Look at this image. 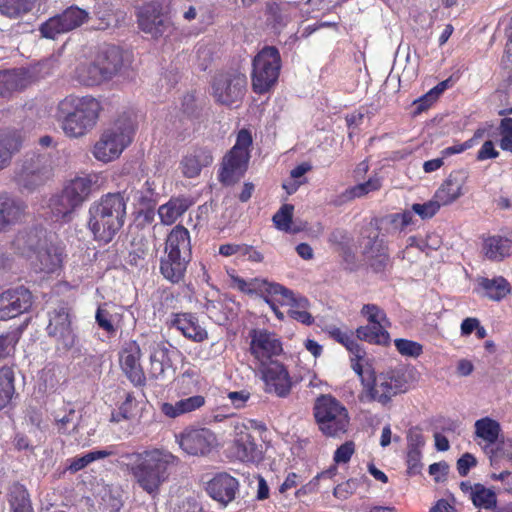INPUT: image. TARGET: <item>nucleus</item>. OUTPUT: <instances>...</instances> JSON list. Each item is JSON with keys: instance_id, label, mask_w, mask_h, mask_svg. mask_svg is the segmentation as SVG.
Instances as JSON below:
<instances>
[{"instance_id": "nucleus-1", "label": "nucleus", "mask_w": 512, "mask_h": 512, "mask_svg": "<svg viewBox=\"0 0 512 512\" xmlns=\"http://www.w3.org/2000/svg\"><path fill=\"white\" fill-rule=\"evenodd\" d=\"M178 462L177 456L163 448L126 452L118 459L119 466L128 472L134 483L152 497L159 494Z\"/></svg>"}, {"instance_id": "nucleus-2", "label": "nucleus", "mask_w": 512, "mask_h": 512, "mask_svg": "<svg viewBox=\"0 0 512 512\" xmlns=\"http://www.w3.org/2000/svg\"><path fill=\"white\" fill-rule=\"evenodd\" d=\"M126 200L119 193H107L91 203L88 209L87 227L99 244H108L125 223Z\"/></svg>"}, {"instance_id": "nucleus-3", "label": "nucleus", "mask_w": 512, "mask_h": 512, "mask_svg": "<svg viewBox=\"0 0 512 512\" xmlns=\"http://www.w3.org/2000/svg\"><path fill=\"white\" fill-rule=\"evenodd\" d=\"M100 111L101 104L96 98L69 95L59 102L57 116L64 134L79 138L93 129Z\"/></svg>"}, {"instance_id": "nucleus-4", "label": "nucleus", "mask_w": 512, "mask_h": 512, "mask_svg": "<svg viewBox=\"0 0 512 512\" xmlns=\"http://www.w3.org/2000/svg\"><path fill=\"white\" fill-rule=\"evenodd\" d=\"M313 414L319 430L327 437L347 432L350 417L346 407L334 396L322 394L314 402Z\"/></svg>"}, {"instance_id": "nucleus-5", "label": "nucleus", "mask_w": 512, "mask_h": 512, "mask_svg": "<svg viewBox=\"0 0 512 512\" xmlns=\"http://www.w3.org/2000/svg\"><path fill=\"white\" fill-rule=\"evenodd\" d=\"M133 128L127 119H118L106 129L93 149L94 157L102 162L118 158L132 141Z\"/></svg>"}, {"instance_id": "nucleus-6", "label": "nucleus", "mask_w": 512, "mask_h": 512, "mask_svg": "<svg viewBox=\"0 0 512 512\" xmlns=\"http://www.w3.org/2000/svg\"><path fill=\"white\" fill-rule=\"evenodd\" d=\"M252 88L255 93L264 94L276 83L281 69V57L274 46L261 49L252 62Z\"/></svg>"}, {"instance_id": "nucleus-7", "label": "nucleus", "mask_w": 512, "mask_h": 512, "mask_svg": "<svg viewBox=\"0 0 512 512\" xmlns=\"http://www.w3.org/2000/svg\"><path fill=\"white\" fill-rule=\"evenodd\" d=\"M252 144V137L248 130L239 131L235 145L225 155L219 180L222 184L229 186L238 182L245 174L250 159L249 147Z\"/></svg>"}, {"instance_id": "nucleus-8", "label": "nucleus", "mask_w": 512, "mask_h": 512, "mask_svg": "<svg viewBox=\"0 0 512 512\" xmlns=\"http://www.w3.org/2000/svg\"><path fill=\"white\" fill-rule=\"evenodd\" d=\"M247 77L237 71L216 74L211 82L212 96L221 105H238L246 93Z\"/></svg>"}, {"instance_id": "nucleus-9", "label": "nucleus", "mask_w": 512, "mask_h": 512, "mask_svg": "<svg viewBox=\"0 0 512 512\" xmlns=\"http://www.w3.org/2000/svg\"><path fill=\"white\" fill-rule=\"evenodd\" d=\"M52 176V159L47 153L27 154L16 174L20 187L32 191L43 185Z\"/></svg>"}, {"instance_id": "nucleus-10", "label": "nucleus", "mask_w": 512, "mask_h": 512, "mask_svg": "<svg viewBox=\"0 0 512 512\" xmlns=\"http://www.w3.org/2000/svg\"><path fill=\"white\" fill-rule=\"evenodd\" d=\"M249 338V352L254 358L256 368L278 362L274 358L283 352V347L276 333L257 328L249 331Z\"/></svg>"}, {"instance_id": "nucleus-11", "label": "nucleus", "mask_w": 512, "mask_h": 512, "mask_svg": "<svg viewBox=\"0 0 512 512\" xmlns=\"http://www.w3.org/2000/svg\"><path fill=\"white\" fill-rule=\"evenodd\" d=\"M136 16L139 29L153 39L168 37L173 31L170 17L162 11V5L158 2L142 5Z\"/></svg>"}, {"instance_id": "nucleus-12", "label": "nucleus", "mask_w": 512, "mask_h": 512, "mask_svg": "<svg viewBox=\"0 0 512 512\" xmlns=\"http://www.w3.org/2000/svg\"><path fill=\"white\" fill-rule=\"evenodd\" d=\"M90 18L88 11L78 6H70L62 13L57 14L41 24L39 31L41 35L48 39H55L59 34L70 32Z\"/></svg>"}, {"instance_id": "nucleus-13", "label": "nucleus", "mask_w": 512, "mask_h": 512, "mask_svg": "<svg viewBox=\"0 0 512 512\" xmlns=\"http://www.w3.org/2000/svg\"><path fill=\"white\" fill-rule=\"evenodd\" d=\"M250 428L266 430L263 423L249 420L248 423L237 422L234 425V448L237 458L242 462L255 463L262 459V450L249 432Z\"/></svg>"}, {"instance_id": "nucleus-14", "label": "nucleus", "mask_w": 512, "mask_h": 512, "mask_svg": "<svg viewBox=\"0 0 512 512\" xmlns=\"http://www.w3.org/2000/svg\"><path fill=\"white\" fill-rule=\"evenodd\" d=\"M176 442L188 455L205 456L215 447L217 438L208 428H193L176 435Z\"/></svg>"}, {"instance_id": "nucleus-15", "label": "nucleus", "mask_w": 512, "mask_h": 512, "mask_svg": "<svg viewBox=\"0 0 512 512\" xmlns=\"http://www.w3.org/2000/svg\"><path fill=\"white\" fill-rule=\"evenodd\" d=\"M370 383L365 387V391L370 400L378 401L385 405L391 398L404 391L405 381L394 372L381 373L372 376Z\"/></svg>"}, {"instance_id": "nucleus-16", "label": "nucleus", "mask_w": 512, "mask_h": 512, "mask_svg": "<svg viewBox=\"0 0 512 512\" xmlns=\"http://www.w3.org/2000/svg\"><path fill=\"white\" fill-rule=\"evenodd\" d=\"M265 384V392L280 398H286L292 389V380L288 370L281 362H275L257 368Z\"/></svg>"}, {"instance_id": "nucleus-17", "label": "nucleus", "mask_w": 512, "mask_h": 512, "mask_svg": "<svg viewBox=\"0 0 512 512\" xmlns=\"http://www.w3.org/2000/svg\"><path fill=\"white\" fill-rule=\"evenodd\" d=\"M47 333L56 338L63 349L68 350L75 345L76 335L71 326V316L67 307L61 306L49 313Z\"/></svg>"}, {"instance_id": "nucleus-18", "label": "nucleus", "mask_w": 512, "mask_h": 512, "mask_svg": "<svg viewBox=\"0 0 512 512\" xmlns=\"http://www.w3.org/2000/svg\"><path fill=\"white\" fill-rule=\"evenodd\" d=\"M31 305L32 294L27 288L20 286L4 291L0 295V320L15 318L28 311Z\"/></svg>"}, {"instance_id": "nucleus-19", "label": "nucleus", "mask_w": 512, "mask_h": 512, "mask_svg": "<svg viewBox=\"0 0 512 512\" xmlns=\"http://www.w3.org/2000/svg\"><path fill=\"white\" fill-rule=\"evenodd\" d=\"M48 242L47 231L40 226L27 227L19 230L11 241L15 253L32 258L33 254Z\"/></svg>"}, {"instance_id": "nucleus-20", "label": "nucleus", "mask_w": 512, "mask_h": 512, "mask_svg": "<svg viewBox=\"0 0 512 512\" xmlns=\"http://www.w3.org/2000/svg\"><path fill=\"white\" fill-rule=\"evenodd\" d=\"M27 205L18 197L0 193V234L21 223L26 216Z\"/></svg>"}, {"instance_id": "nucleus-21", "label": "nucleus", "mask_w": 512, "mask_h": 512, "mask_svg": "<svg viewBox=\"0 0 512 512\" xmlns=\"http://www.w3.org/2000/svg\"><path fill=\"white\" fill-rule=\"evenodd\" d=\"M101 186L98 174H84L71 179L63 191L70 201L77 207L81 206Z\"/></svg>"}, {"instance_id": "nucleus-22", "label": "nucleus", "mask_w": 512, "mask_h": 512, "mask_svg": "<svg viewBox=\"0 0 512 512\" xmlns=\"http://www.w3.org/2000/svg\"><path fill=\"white\" fill-rule=\"evenodd\" d=\"M141 350L137 342L131 341L120 352V365L127 378L135 386H143L146 377L140 364Z\"/></svg>"}, {"instance_id": "nucleus-23", "label": "nucleus", "mask_w": 512, "mask_h": 512, "mask_svg": "<svg viewBox=\"0 0 512 512\" xmlns=\"http://www.w3.org/2000/svg\"><path fill=\"white\" fill-rule=\"evenodd\" d=\"M170 328H175L187 339L194 342H203L208 338V333L203 328L198 318L192 313H175L167 321Z\"/></svg>"}, {"instance_id": "nucleus-24", "label": "nucleus", "mask_w": 512, "mask_h": 512, "mask_svg": "<svg viewBox=\"0 0 512 512\" xmlns=\"http://www.w3.org/2000/svg\"><path fill=\"white\" fill-rule=\"evenodd\" d=\"M213 159L212 151L208 147H194L182 157L181 172L187 178H195L204 167L212 164Z\"/></svg>"}, {"instance_id": "nucleus-25", "label": "nucleus", "mask_w": 512, "mask_h": 512, "mask_svg": "<svg viewBox=\"0 0 512 512\" xmlns=\"http://www.w3.org/2000/svg\"><path fill=\"white\" fill-rule=\"evenodd\" d=\"M238 481L227 473L217 474L206 487L207 493L216 501L226 506L234 500Z\"/></svg>"}, {"instance_id": "nucleus-26", "label": "nucleus", "mask_w": 512, "mask_h": 512, "mask_svg": "<svg viewBox=\"0 0 512 512\" xmlns=\"http://www.w3.org/2000/svg\"><path fill=\"white\" fill-rule=\"evenodd\" d=\"M93 15L97 24L96 30H108L116 28L125 19V13L116 10L111 0H98L93 7Z\"/></svg>"}, {"instance_id": "nucleus-27", "label": "nucleus", "mask_w": 512, "mask_h": 512, "mask_svg": "<svg viewBox=\"0 0 512 512\" xmlns=\"http://www.w3.org/2000/svg\"><path fill=\"white\" fill-rule=\"evenodd\" d=\"M467 176L463 171H453L436 190L434 196L442 206L449 205L461 197Z\"/></svg>"}, {"instance_id": "nucleus-28", "label": "nucleus", "mask_w": 512, "mask_h": 512, "mask_svg": "<svg viewBox=\"0 0 512 512\" xmlns=\"http://www.w3.org/2000/svg\"><path fill=\"white\" fill-rule=\"evenodd\" d=\"M190 261L191 258L182 255L165 253L160 259V273L171 283H179L184 279Z\"/></svg>"}, {"instance_id": "nucleus-29", "label": "nucleus", "mask_w": 512, "mask_h": 512, "mask_svg": "<svg viewBox=\"0 0 512 512\" xmlns=\"http://www.w3.org/2000/svg\"><path fill=\"white\" fill-rule=\"evenodd\" d=\"M33 256L35 259L32 264L39 272L53 273L62 263V250L49 242H46L44 247L36 251Z\"/></svg>"}, {"instance_id": "nucleus-30", "label": "nucleus", "mask_w": 512, "mask_h": 512, "mask_svg": "<svg viewBox=\"0 0 512 512\" xmlns=\"http://www.w3.org/2000/svg\"><path fill=\"white\" fill-rule=\"evenodd\" d=\"M380 229V220L376 217L361 228L358 242L362 248V255L379 252L387 247L384 240L380 238Z\"/></svg>"}, {"instance_id": "nucleus-31", "label": "nucleus", "mask_w": 512, "mask_h": 512, "mask_svg": "<svg viewBox=\"0 0 512 512\" xmlns=\"http://www.w3.org/2000/svg\"><path fill=\"white\" fill-rule=\"evenodd\" d=\"M95 60L107 81L120 73L124 64L123 52L117 46H108L101 50Z\"/></svg>"}, {"instance_id": "nucleus-32", "label": "nucleus", "mask_w": 512, "mask_h": 512, "mask_svg": "<svg viewBox=\"0 0 512 512\" xmlns=\"http://www.w3.org/2000/svg\"><path fill=\"white\" fill-rule=\"evenodd\" d=\"M165 253L182 255L192 259L190 233L184 226L177 225L168 234Z\"/></svg>"}, {"instance_id": "nucleus-33", "label": "nucleus", "mask_w": 512, "mask_h": 512, "mask_svg": "<svg viewBox=\"0 0 512 512\" xmlns=\"http://www.w3.org/2000/svg\"><path fill=\"white\" fill-rule=\"evenodd\" d=\"M28 84V73L24 69L0 71V98L9 97L13 92L24 89Z\"/></svg>"}, {"instance_id": "nucleus-34", "label": "nucleus", "mask_w": 512, "mask_h": 512, "mask_svg": "<svg viewBox=\"0 0 512 512\" xmlns=\"http://www.w3.org/2000/svg\"><path fill=\"white\" fill-rule=\"evenodd\" d=\"M205 404L202 395H194L180 399L174 403L165 402L161 405V412L169 418H177L184 414L200 409Z\"/></svg>"}, {"instance_id": "nucleus-35", "label": "nucleus", "mask_w": 512, "mask_h": 512, "mask_svg": "<svg viewBox=\"0 0 512 512\" xmlns=\"http://www.w3.org/2000/svg\"><path fill=\"white\" fill-rule=\"evenodd\" d=\"M48 212L50 218L55 222H70L73 218V212L77 208L70 199L65 195L64 191L60 194L53 195L48 201Z\"/></svg>"}, {"instance_id": "nucleus-36", "label": "nucleus", "mask_w": 512, "mask_h": 512, "mask_svg": "<svg viewBox=\"0 0 512 512\" xmlns=\"http://www.w3.org/2000/svg\"><path fill=\"white\" fill-rule=\"evenodd\" d=\"M483 249L487 258L501 261L512 255V233L508 236L494 235L484 241Z\"/></svg>"}, {"instance_id": "nucleus-37", "label": "nucleus", "mask_w": 512, "mask_h": 512, "mask_svg": "<svg viewBox=\"0 0 512 512\" xmlns=\"http://www.w3.org/2000/svg\"><path fill=\"white\" fill-rule=\"evenodd\" d=\"M22 145V137L16 130L0 132V170L9 165L13 155L19 152Z\"/></svg>"}, {"instance_id": "nucleus-38", "label": "nucleus", "mask_w": 512, "mask_h": 512, "mask_svg": "<svg viewBox=\"0 0 512 512\" xmlns=\"http://www.w3.org/2000/svg\"><path fill=\"white\" fill-rule=\"evenodd\" d=\"M74 79L81 85L92 87L107 81L96 60L80 63L74 71Z\"/></svg>"}, {"instance_id": "nucleus-39", "label": "nucleus", "mask_w": 512, "mask_h": 512, "mask_svg": "<svg viewBox=\"0 0 512 512\" xmlns=\"http://www.w3.org/2000/svg\"><path fill=\"white\" fill-rule=\"evenodd\" d=\"M191 202L186 198H171L158 209L160 220L165 225L173 224L189 208Z\"/></svg>"}, {"instance_id": "nucleus-40", "label": "nucleus", "mask_w": 512, "mask_h": 512, "mask_svg": "<svg viewBox=\"0 0 512 512\" xmlns=\"http://www.w3.org/2000/svg\"><path fill=\"white\" fill-rule=\"evenodd\" d=\"M474 427L475 436L482 439L487 445H493L498 441L501 426L496 420L490 417H484L478 419Z\"/></svg>"}, {"instance_id": "nucleus-41", "label": "nucleus", "mask_w": 512, "mask_h": 512, "mask_svg": "<svg viewBox=\"0 0 512 512\" xmlns=\"http://www.w3.org/2000/svg\"><path fill=\"white\" fill-rule=\"evenodd\" d=\"M114 455H116V451L113 446L107 447L105 449L89 451L82 456L69 459V465L67 469L71 473H76L96 460L104 459Z\"/></svg>"}, {"instance_id": "nucleus-42", "label": "nucleus", "mask_w": 512, "mask_h": 512, "mask_svg": "<svg viewBox=\"0 0 512 512\" xmlns=\"http://www.w3.org/2000/svg\"><path fill=\"white\" fill-rule=\"evenodd\" d=\"M380 188V181L378 179H369L364 183H360L351 188L346 189L335 200L332 201L333 205L341 206L355 198L362 197L371 191H376Z\"/></svg>"}, {"instance_id": "nucleus-43", "label": "nucleus", "mask_w": 512, "mask_h": 512, "mask_svg": "<svg viewBox=\"0 0 512 512\" xmlns=\"http://www.w3.org/2000/svg\"><path fill=\"white\" fill-rule=\"evenodd\" d=\"M358 340L376 345H387L390 342V335L382 325H365L356 329Z\"/></svg>"}, {"instance_id": "nucleus-44", "label": "nucleus", "mask_w": 512, "mask_h": 512, "mask_svg": "<svg viewBox=\"0 0 512 512\" xmlns=\"http://www.w3.org/2000/svg\"><path fill=\"white\" fill-rule=\"evenodd\" d=\"M329 335L332 339L342 344L356 359L361 360L365 356L364 349L360 346L358 341L354 338L351 331H344L340 328L333 327L329 330Z\"/></svg>"}, {"instance_id": "nucleus-45", "label": "nucleus", "mask_w": 512, "mask_h": 512, "mask_svg": "<svg viewBox=\"0 0 512 512\" xmlns=\"http://www.w3.org/2000/svg\"><path fill=\"white\" fill-rule=\"evenodd\" d=\"M8 501L12 512H34L29 493L21 484L12 485Z\"/></svg>"}, {"instance_id": "nucleus-46", "label": "nucleus", "mask_w": 512, "mask_h": 512, "mask_svg": "<svg viewBox=\"0 0 512 512\" xmlns=\"http://www.w3.org/2000/svg\"><path fill=\"white\" fill-rule=\"evenodd\" d=\"M14 394V373L9 367H2L0 369V411L11 403Z\"/></svg>"}, {"instance_id": "nucleus-47", "label": "nucleus", "mask_w": 512, "mask_h": 512, "mask_svg": "<svg viewBox=\"0 0 512 512\" xmlns=\"http://www.w3.org/2000/svg\"><path fill=\"white\" fill-rule=\"evenodd\" d=\"M480 285L485 291V296L494 301H500L510 292L509 283L503 277L483 278Z\"/></svg>"}, {"instance_id": "nucleus-48", "label": "nucleus", "mask_w": 512, "mask_h": 512, "mask_svg": "<svg viewBox=\"0 0 512 512\" xmlns=\"http://www.w3.org/2000/svg\"><path fill=\"white\" fill-rule=\"evenodd\" d=\"M280 293H288V288L278 283L269 282L266 279L254 278L250 280V294H259L265 297H279Z\"/></svg>"}, {"instance_id": "nucleus-49", "label": "nucleus", "mask_w": 512, "mask_h": 512, "mask_svg": "<svg viewBox=\"0 0 512 512\" xmlns=\"http://www.w3.org/2000/svg\"><path fill=\"white\" fill-rule=\"evenodd\" d=\"M470 500L475 507L486 510L494 509L497 505L496 493L480 483L474 484V490Z\"/></svg>"}, {"instance_id": "nucleus-50", "label": "nucleus", "mask_w": 512, "mask_h": 512, "mask_svg": "<svg viewBox=\"0 0 512 512\" xmlns=\"http://www.w3.org/2000/svg\"><path fill=\"white\" fill-rule=\"evenodd\" d=\"M36 0H0V13L9 18H18L30 12Z\"/></svg>"}, {"instance_id": "nucleus-51", "label": "nucleus", "mask_w": 512, "mask_h": 512, "mask_svg": "<svg viewBox=\"0 0 512 512\" xmlns=\"http://www.w3.org/2000/svg\"><path fill=\"white\" fill-rule=\"evenodd\" d=\"M142 402L137 400L133 393H127L125 401L119 408L117 415L112 414V421L119 422L120 419H132L139 415Z\"/></svg>"}, {"instance_id": "nucleus-52", "label": "nucleus", "mask_w": 512, "mask_h": 512, "mask_svg": "<svg viewBox=\"0 0 512 512\" xmlns=\"http://www.w3.org/2000/svg\"><path fill=\"white\" fill-rule=\"evenodd\" d=\"M368 266L374 273H385L391 268V260L388 253V247L382 248L381 251L363 255Z\"/></svg>"}, {"instance_id": "nucleus-53", "label": "nucleus", "mask_w": 512, "mask_h": 512, "mask_svg": "<svg viewBox=\"0 0 512 512\" xmlns=\"http://www.w3.org/2000/svg\"><path fill=\"white\" fill-rule=\"evenodd\" d=\"M361 315L369 322L368 325H382L384 328L390 325L386 313L375 304H365L361 309Z\"/></svg>"}, {"instance_id": "nucleus-54", "label": "nucleus", "mask_w": 512, "mask_h": 512, "mask_svg": "<svg viewBox=\"0 0 512 512\" xmlns=\"http://www.w3.org/2000/svg\"><path fill=\"white\" fill-rule=\"evenodd\" d=\"M80 416L74 409H69L64 415L56 414L55 422L58 431L62 434H70L74 432L79 425Z\"/></svg>"}, {"instance_id": "nucleus-55", "label": "nucleus", "mask_w": 512, "mask_h": 512, "mask_svg": "<svg viewBox=\"0 0 512 512\" xmlns=\"http://www.w3.org/2000/svg\"><path fill=\"white\" fill-rule=\"evenodd\" d=\"M412 218L411 211H404L403 213L390 214L384 218H379V220L380 224L386 223L391 226L393 231H402L412 223Z\"/></svg>"}, {"instance_id": "nucleus-56", "label": "nucleus", "mask_w": 512, "mask_h": 512, "mask_svg": "<svg viewBox=\"0 0 512 512\" xmlns=\"http://www.w3.org/2000/svg\"><path fill=\"white\" fill-rule=\"evenodd\" d=\"M394 345L402 356L417 358L423 353V346L416 341L398 338Z\"/></svg>"}, {"instance_id": "nucleus-57", "label": "nucleus", "mask_w": 512, "mask_h": 512, "mask_svg": "<svg viewBox=\"0 0 512 512\" xmlns=\"http://www.w3.org/2000/svg\"><path fill=\"white\" fill-rule=\"evenodd\" d=\"M294 206L291 204H284L273 216V222L277 229L288 232L292 222Z\"/></svg>"}, {"instance_id": "nucleus-58", "label": "nucleus", "mask_w": 512, "mask_h": 512, "mask_svg": "<svg viewBox=\"0 0 512 512\" xmlns=\"http://www.w3.org/2000/svg\"><path fill=\"white\" fill-rule=\"evenodd\" d=\"M442 205L433 196V198L425 203H414L411 207L412 211L420 216L421 219L432 218Z\"/></svg>"}, {"instance_id": "nucleus-59", "label": "nucleus", "mask_w": 512, "mask_h": 512, "mask_svg": "<svg viewBox=\"0 0 512 512\" xmlns=\"http://www.w3.org/2000/svg\"><path fill=\"white\" fill-rule=\"evenodd\" d=\"M499 134L501 136L499 146L502 150L512 153V118L505 117L499 125Z\"/></svg>"}, {"instance_id": "nucleus-60", "label": "nucleus", "mask_w": 512, "mask_h": 512, "mask_svg": "<svg viewBox=\"0 0 512 512\" xmlns=\"http://www.w3.org/2000/svg\"><path fill=\"white\" fill-rule=\"evenodd\" d=\"M150 348V362H158L164 365H171L169 357V349L165 342H153L149 346Z\"/></svg>"}, {"instance_id": "nucleus-61", "label": "nucleus", "mask_w": 512, "mask_h": 512, "mask_svg": "<svg viewBox=\"0 0 512 512\" xmlns=\"http://www.w3.org/2000/svg\"><path fill=\"white\" fill-rule=\"evenodd\" d=\"M277 301L281 305H288L293 309L298 310H306L309 306V301L307 298L298 296L296 297L294 293L288 289V293H280Z\"/></svg>"}, {"instance_id": "nucleus-62", "label": "nucleus", "mask_w": 512, "mask_h": 512, "mask_svg": "<svg viewBox=\"0 0 512 512\" xmlns=\"http://www.w3.org/2000/svg\"><path fill=\"white\" fill-rule=\"evenodd\" d=\"M422 451L416 449H407V472L409 475H416L421 472L422 469Z\"/></svg>"}, {"instance_id": "nucleus-63", "label": "nucleus", "mask_w": 512, "mask_h": 512, "mask_svg": "<svg viewBox=\"0 0 512 512\" xmlns=\"http://www.w3.org/2000/svg\"><path fill=\"white\" fill-rule=\"evenodd\" d=\"M355 452V444L353 441H346L340 445L334 452L333 460L336 464L347 463L350 461Z\"/></svg>"}, {"instance_id": "nucleus-64", "label": "nucleus", "mask_w": 512, "mask_h": 512, "mask_svg": "<svg viewBox=\"0 0 512 512\" xmlns=\"http://www.w3.org/2000/svg\"><path fill=\"white\" fill-rule=\"evenodd\" d=\"M111 318H112V315L106 308H104L102 306L98 307L96 314H95L96 323L98 324V326L101 329H103L107 333L113 334V333H115L116 329L112 323Z\"/></svg>"}]
</instances>
